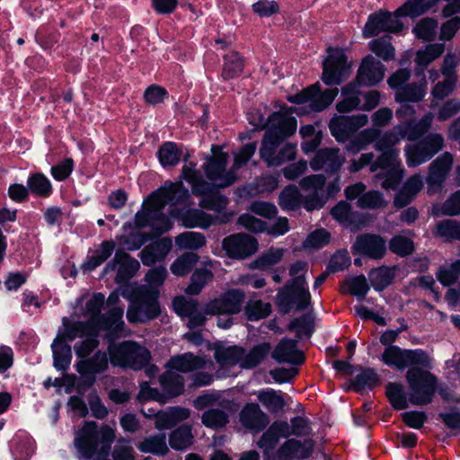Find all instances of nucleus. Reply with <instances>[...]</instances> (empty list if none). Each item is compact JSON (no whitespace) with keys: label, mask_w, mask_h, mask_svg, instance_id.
I'll use <instances>...</instances> for the list:
<instances>
[{"label":"nucleus","mask_w":460,"mask_h":460,"mask_svg":"<svg viewBox=\"0 0 460 460\" xmlns=\"http://www.w3.org/2000/svg\"><path fill=\"white\" fill-rule=\"evenodd\" d=\"M405 379L409 394L400 382H389L385 385V396L394 411L405 410L409 403L425 406L433 402L438 386V377L433 373L420 367H410Z\"/></svg>","instance_id":"nucleus-1"},{"label":"nucleus","mask_w":460,"mask_h":460,"mask_svg":"<svg viewBox=\"0 0 460 460\" xmlns=\"http://www.w3.org/2000/svg\"><path fill=\"white\" fill-rule=\"evenodd\" d=\"M308 263L296 261L290 265L289 275L293 277L277 293L276 305L282 314H288L293 308L305 310L311 304L312 296L307 287L305 272Z\"/></svg>","instance_id":"nucleus-2"},{"label":"nucleus","mask_w":460,"mask_h":460,"mask_svg":"<svg viewBox=\"0 0 460 460\" xmlns=\"http://www.w3.org/2000/svg\"><path fill=\"white\" fill-rule=\"evenodd\" d=\"M116 438L115 430L107 424L100 428L94 420H86L75 433L74 446L79 460H91L106 443L111 447Z\"/></svg>","instance_id":"nucleus-3"},{"label":"nucleus","mask_w":460,"mask_h":460,"mask_svg":"<svg viewBox=\"0 0 460 460\" xmlns=\"http://www.w3.org/2000/svg\"><path fill=\"white\" fill-rule=\"evenodd\" d=\"M111 364L113 367L141 370L151 360L150 351L135 341L111 343L108 347Z\"/></svg>","instance_id":"nucleus-4"},{"label":"nucleus","mask_w":460,"mask_h":460,"mask_svg":"<svg viewBox=\"0 0 460 460\" xmlns=\"http://www.w3.org/2000/svg\"><path fill=\"white\" fill-rule=\"evenodd\" d=\"M328 55L323 62L321 80L327 86L342 84L349 76L351 66L341 48L329 47Z\"/></svg>","instance_id":"nucleus-5"},{"label":"nucleus","mask_w":460,"mask_h":460,"mask_svg":"<svg viewBox=\"0 0 460 460\" xmlns=\"http://www.w3.org/2000/svg\"><path fill=\"white\" fill-rule=\"evenodd\" d=\"M110 356L103 350H97L92 357L80 359L75 365L82 381L77 385V391L86 390L96 383L97 375L103 374L109 369Z\"/></svg>","instance_id":"nucleus-6"},{"label":"nucleus","mask_w":460,"mask_h":460,"mask_svg":"<svg viewBox=\"0 0 460 460\" xmlns=\"http://www.w3.org/2000/svg\"><path fill=\"white\" fill-rule=\"evenodd\" d=\"M190 198L188 188L184 186L181 181H165L162 186L152 191L147 200L155 204L176 206L186 205Z\"/></svg>","instance_id":"nucleus-7"},{"label":"nucleus","mask_w":460,"mask_h":460,"mask_svg":"<svg viewBox=\"0 0 460 460\" xmlns=\"http://www.w3.org/2000/svg\"><path fill=\"white\" fill-rule=\"evenodd\" d=\"M367 116L335 115L329 121L331 135L338 143H346L355 133L367 123Z\"/></svg>","instance_id":"nucleus-8"},{"label":"nucleus","mask_w":460,"mask_h":460,"mask_svg":"<svg viewBox=\"0 0 460 460\" xmlns=\"http://www.w3.org/2000/svg\"><path fill=\"white\" fill-rule=\"evenodd\" d=\"M220 187L215 182L201 181L193 188V195L199 197V207L207 210L220 213L226 208L229 199L220 192Z\"/></svg>","instance_id":"nucleus-9"},{"label":"nucleus","mask_w":460,"mask_h":460,"mask_svg":"<svg viewBox=\"0 0 460 460\" xmlns=\"http://www.w3.org/2000/svg\"><path fill=\"white\" fill-rule=\"evenodd\" d=\"M258 241L247 234H233L223 239L222 248L226 256L234 260H243L258 250Z\"/></svg>","instance_id":"nucleus-10"},{"label":"nucleus","mask_w":460,"mask_h":460,"mask_svg":"<svg viewBox=\"0 0 460 460\" xmlns=\"http://www.w3.org/2000/svg\"><path fill=\"white\" fill-rule=\"evenodd\" d=\"M245 294L239 288H232L208 304L206 312L209 314H237L241 312Z\"/></svg>","instance_id":"nucleus-11"},{"label":"nucleus","mask_w":460,"mask_h":460,"mask_svg":"<svg viewBox=\"0 0 460 460\" xmlns=\"http://www.w3.org/2000/svg\"><path fill=\"white\" fill-rule=\"evenodd\" d=\"M351 250L353 254L381 260L386 254V240L380 234L365 233L357 236Z\"/></svg>","instance_id":"nucleus-12"},{"label":"nucleus","mask_w":460,"mask_h":460,"mask_svg":"<svg viewBox=\"0 0 460 460\" xmlns=\"http://www.w3.org/2000/svg\"><path fill=\"white\" fill-rule=\"evenodd\" d=\"M423 130L419 125H411L408 123L406 125H397L393 129H390L384 134L380 133V137L375 144L376 150H387L394 149V146L399 143L405 137L410 141L416 140Z\"/></svg>","instance_id":"nucleus-13"},{"label":"nucleus","mask_w":460,"mask_h":460,"mask_svg":"<svg viewBox=\"0 0 460 460\" xmlns=\"http://www.w3.org/2000/svg\"><path fill=\"white\" fill-rule=\"evenodd\" d=\"M344 162L345 158L340 155L338 147H323L316 151L310 161V167L314 172L323 170L332 176L339 173Z\"/></svg>","instance_id":"nucleus-14"},{"label":"nucleus","mask_w":460,"mask_h":460,"mask_svg":"<svg viewBox=\"0 0 460 460\" xmlns=\"http://www.w3.org/2000/svg\"><path fill=\"white\" fill-rule=\"evenodd\" d=\"M297 128V120L295 117H287L282 112H271L268 117V125L265 130L274 139L282 144L292 137Z\"/></svg>","instance_id":"nucleus-15"},{"label":"nucleus","mask_w":460,"mask_h":460,"mask_svg":"<svg viewBox=\"0 0 460 460\" xmlns=\"http://www.w3.org/2000/svg\"><path fill=\"white\" fill-rule=\"evenodd\" d=\"M386 67L371 54L367 55L361 61L358 72L357 82L359 85L376 86L383 81Z\"/></svg>","instance_id":"nucleus-16"},{"label":"nucleus","mask_w":460,"mask_h":460,"mask_svg":"<svg viewBox=\"0 0 460 460\" xmlns=\"http://www.w3.org/2000/svg\"><path fill=\"white\" fill-rule=\"evenodd\" d=\"M297 346V340L282 338L271 352V358L279 364L288 363L292 366H302L305 362V355Z\"/></svg>","instance_id":"nucleus-17"},{"label":"nucleus","mask_w":460,"mask_h":460,"mask_svg":"<svg viewBox=\"0 0 460 460\" xmlns=\"http://www.w3.org/2000/svg\"><path fill=\"white\" fill-rule=\"evenodd\" d=\"M402 26V23L393 19L388 12L375 13L369 15L363 29V36L368 39L376 37L381 31L399 32Z\"/></svg>","instance_id":"nucleus-18"},{"label":"nucleus","mask_w":460,"mask_h":460,"mask_svg":"<svg viewBox=\"0 0 460 460\" xmlns=\"http://www.w3.org/2000/svg\"><path fill=\"white\" fill-rule=\"evenodd\" d=\"M210 156H207L206 162L202 165L206 177L214 182L218 181L223 172H226L228 154L223 151L222 146L212 145Z\"/></svg>","instance_id":"nucleus-19"},{"label":"nucleus","mask_w":460,"mask_h":460,"mask_svg":"<svg viewBox=\"0 0 460 460\" xmlns=\"http://www.w3.org/2000/svg\"><path fill=\"white\" fill-rule=\"evenodd\" d=\"M116 243L114 240L102 241L93 252L91 249L88 254L81 264V269L84 272H92L104 263L114 252Z\"/></svg>","instance_id":"nucleus-20"},{"label":"nucleus","mask_w":460,"mask_h":460,"mask_svg":"<svg viewBox=\"0 0 460 460\" xmlns=\"http://www.w3.org/2000/svg\"><path fill=\"white\" fill-rule=\"evenodd\" d=\"M158 161L163 168H171L176 166L180 161L187 163L190 155H183L182 149L175 142L166 141L163 143L156 153Z\"/></svg>","instance_id":"nucleus-21"},{"label":"nucleus","mask_w":460,"mask_h":460,"mask_svg":"<svg viewBox=\"0 0 460 460\" xmlns=\"http://www.w3.org/2000/svg\"><path fill=\"white\" fill-rule=\"evenodd\" d=\"M221 80L224 82L239 77L245 66L244 57L236 50L229 51L222 57Z\"/></svg>","instance_id":"nucleus-22"},{"label":"nucleus","mask_w":460,"mask_h":460,"mask_svg":"<svg viewBox=\"0 0 460 460\" xmlns=\"http://www.w3.org/2000/svg\"><path fill=\"white\" fill-rule=\"evenodd\" d=\"M240 420L246 428L257 431L263 430L270 422L268 415L257 403L246 404L240 412Z\"/></svg>","instance_id":"nucleus-23"},{"label":"nucleus","mask_w":460,"mask_h":460,"mask_svg":"<svg viewBox=\"0 0 460 460\" xmlns=\"http://www.w3.org/2000/svg\"><path fill=\"white\" fill-rule=\"evenodd\" d=\"M357 371L359 373L350 380L355 393L362 394L364 391H372L380 385L381 378L375 368L361 366Z\"/></svg>","instance_id":"nucleus-24"},{"label":"nucleus","mask_w":460,"mask_h":460,"mask_svg":"<svg viewBox=\"0 0 460 460\" xmlns=\"http://www.w3.org/2000/svg\"><path fill=\"white\" fill-rule=\"evenodd\" d=\"M397 266L382 265L373 268L368 272L370 286L375 291L381 293L394 283Z\"/></svg>","instance_id":"nucleus-25"},{"label":"nucleus","mask_w":460,"mask_h":460,"mask_svg":"<svg viewBox=\"0 0 460 460\" xmlns=\"http://www.w3.org/2000/svg\"><path fill=\"white\" fill-rule=\"evenodd\" d=\"M159 383L166 401L180 396L184 393V378L180 374L172 371H165L159 377Z\"/></svg>","instance_id":"nucleus-26"},{"label":"nucleus","mask_w":460,"mask_h":460,"mask_svg":"<svg viewBox=\"0 0 460 460\" xmlns=\"http://www.w3.org/2000/svg\"><path fill=\"white\" fill-rule=\"evenodd\" d=\"M26 184L30 194L37 198L48 199L54 191L50 180L40 172H31L27 178Z\"/></svg>","instance_id":"nucleus-27"},{"label":"nucleus","mask_w":460,"mask_h":460,"mask_svg":"<svg viewBox=\"0 0 460 460\" xmlns=\"http://www.w3.org/2000/svg\"><path fill=\"white\" fill-rule=\"evenodd\" d=\"M138 303L143 313L142 316L145 320V323L160 316L161 306L159 303V291L156 288H151L142 294L138 299Z\"/></svg>","instance_id":"nucleus-28"},{"label":"nucleus","mask_w":460,"mask_h":460,"mask_svg":"<svg viewBox=\"0 0 460 460\" xmlns=\"http://www.w3.org/2000/svg\"><path fill=\"white\" fill-rule=\"evenodd\" d=\"M244 353L245 349L239 345H217L215 348L214 358L221 367H234L236 364L240 365Z\"/></svg>","instance_id":"nucleus-29"},{"label":"nucleus","mask_w":460,"mask_h":460,"mask_svg":"<svg viewBox=\"0 0 460 460\" xmlns=\"http://www.w3.org/2000/svg\"><path fill=\"white\" fill-rule=\"evenodd\" d=\"M426 89L427 80H423V83L406 84L402 89H399V92L395 93V102L398 103L420 102L426 95Z\"/></svg>","instance_id":"nucleus-30"},{"label":"nucleus","mask_w":460,"mask_h":460,"mask_svg":"<svg viewBox=\"0 0 460 460\" xmlns=\"http://www.w3.org/2000/svg\"><path fill=\"white\" fill-rule=\"evenodd\" d=\"M53 366L58 371L66 372L71 364L72 349L68 343L54 339L51 344Z\"/></svg>","instance_id":"nucleus-31"},{"label":"nucleus","mask_w":460,"mask_h":460,"mask_svg":"<svg viewBox=\"0 0 460 460\" xmlns=\"http://www.w3.org/2000/svg\"><path fill=\"white\" fill-rule=\"evenodd\" d=\"M61 37L59 31L51 25L42 24L35 31L34 40L46 52L51 53Z\"/></svg>","instance_id":"nucleus-32"},{"label":"nucleus","mask_w":460,"mask_h":460,"mask_svg":"<svg viewBox=\"0 0 460 460\" xmlns=\"http://www.w3.org/2000/svg\"><path fill=\"white\" fill-rule=\"evenodd\" d=\"M288 330L296 333L295 340L299 341L303 337L310 339L315 331L314 318L310 314H303L292 319L288 324Z\"/></svg>","instance_id":"nucleus-33"},{"label":"nucleus","mask_w":460,"mask_h":460,"mask_svg":"<svg viewBox=\"0 0 460 460\" xmlns=\"http://www.w3.org/2000/svg\"><path fill=\"white\" fill-rule=\"evenodd\" d=\"M271 350V345L270 342H261L254 345L248 351L240 362V367L243 369H252L258 367L270 354Z\"/></svg>","instance_id":"nucleus-34"},{"label":"nucleus","mask_w":460,"mask_h":460,"mask_svg":"<svg viewBox=\"0 0 460 460\" xmlns=\"http://www.w3.org/2000/svg\"><path fill=\"white\" fill-rule=\"evenodd\" d=\"M64 332L58 333L55 339H58L60 341L68 343L75 340L77 336L84 337L88 334L91 325L88 323L76 321L69 322L67 318L63 319Z\"/></svg>","instance_id":"nucleus-35"},{"label":"nucleus","mask_w":460,"mask_h":460,"mask_svg":"<svg viewBox=\"0 0 460 460\" xmlns=\"http://www.w3.org/2000/svg\"><path fill=\"white\" fill-rule=\"evenodd\" d=\"M258 400L271 413H278L283 411L286 406L283 393L272 388L260 391Z\"/></svg>","instance_id":"nucleus-36"},{"label":"nucleus","mask_w":460,"mask_h":460,"mask_svg":"<svg viewBox=\"0 0 460 460\" xmlns=\"http://www.w3.org/2000/svg\"><path fill=\"white\" fill-rule=\"evenodd\" d=\"M438 2H404V4L397 8L394 12L396 18L410 17L417 18L434 7Z\"/></svg>","instance_id":"nucleus-37"},{"label":"nucleus","mask_w":460,"mask_h":460,"mask_svg":"<svg viewBox=\"0 0 460 460\" xmlns=\"http://www.w3.org/2000/svg\"><path fill=\"white\" fill-rule=\"evenodd\" d=\"M199 260V256L191 252L180 255L170 266L171 272L177 277L188 275Z\"/></svg>","instance_id":"nucleus-38"},{"label":"nucleus","mask_w":460,"mask_h":460,"mask_svg":"<svg viewBox=\"0 0 460 460\" xmlns=\"http://www.w3.org/2000/svg\"><path fill=\"white\" fill-rule=\"evenodd\" d=\"M403 359V369L409 367L429 370L432 367L429 354L422 349H405Z\"/></svg>","instance_id":"nucleus-39"},{"label":"nucleus","mask_w":460,"mask_h":460,"mask_svg":"<svg viewBox=\"0 0 460 460\" xmlns=\"http://www.w3.org/2000/svg\"><path fill=\"white\" fill-rule=\"evenodd\" d=\"M272 312L270 303L263 302L261 299L247 301L244 305V314L250 322H257L267 318Z\"/></svg>","instance_id":"nucleus-40"},{"label":"nucleus","mask_w":460,"mask_h":460,"mask_svg":"<svg viewBox=\"0 0 460 460\" xmlns=\"http://www.w3.org/2000/svg\"><path fill=\"white\" fill-rule=\"evenodd\" d=\"M302 195L295 185L286 186L279 195V205L284 210H297L302 202Z\"/></svg>","instance_id":"nucleus-41"},{"label":"nucleus","mask_w":460,"mask_h":460,"mask_svg":"<svg viewBox=\"0 0 460 460\" xmlns=\"http://www.w3.org/2000/svg\"><path fill=\"white\" fill-rule=\"evenodd\" d=\"M282 143L274 139L270 135L264 134L259 150L260 158L265 162L267 167H276V156L278 148Z\"/></svg>","instance_id":"nucleus-42"},{"label":"nucleus","mask_w":460,"mask_h":460,"mask_svg":"<svg viewBox=\"0 0 460 460\" xmlns=\"http://www.w3.org/2000/svg\"><path fill=\"white\" fill-rule=\"evenodd\" d=\"M213 278L214 274L210 270L207 268L196 269L190 276V283L185 288V293L190 296L199 295Z\"/></svg>","instance_id":"nucleus-43"},{"label":"nucleus","mask_w":460,"mask_h":460,"mask_svg":"<svg viewBox=\"0 0 460 460\" xmlns=\"http://www.w3.org/2000/svg\"><path fill=\"white\" fill-rule=\"evenodd\" d=\"M416 145L425 156L423 160L429 161L442 149L444 146V138L440 134L433 133L417 142Z\"/></svg>","instance_id":"nucleus-44"},{"label":"nucleus","mask_w":460,"mask_h":460,"mask_svg":"<svg viewBox=\"0 0 460 460\" xmlns=\"http://www.w3.org/2000/svg\"><path fill=\"white\" fill-rule=\"evenodd\" d=\"M137 448L142 453H151L162 456H166L169 452L164 434L145 438L137 445Z\"/></svg>","instance_id":"nucleus-45"},{"label":"nucleus","mask_w":460,"mask_h":460,"mask_svg":"<svg viewBox=\"0 0 460 460\" xmlns=\"http://www.w3.org/2000/svg\"><path fill=\"white\" fill-rule=\"evenodd\" d=\"M202 424L215 430L225 428L229 422V415L219 408L205 411L201 416Z\"/></svg>","instance_id":"nucleus-46"},{"label":"nucleus","mask_w":460,"mask_h":460,"mask_svg":"<svg viewBox=\"0 0 460 460\" xmlns=\"http://www.w3.org/2000/svg\"><path fill=\"white\" fill-rule=\"evenodd\" d=\"M167 367L181 373L191 372L199 367L198 358L192 353H184L170 358Z\"/></svg>","instance_id":"nucleus-47"},{"label":"nucleus","mask_w":460,"mask_h":460,"mask_svg":"<svg viewBox=\"0 0 460 460\" xmlns=\"http://www.w3.org/2000/svg\"><path fill=\"white\" fill-rule=\"evenodd\" d=\"M445 50L444 43H430L424 49L416 52L415 65L429 66L436 58H439Z\"/></svg>","instance_id":"nucleus-48"},{"label":"nucleus","mask_w":460,"mask_h":460,"mask_svg":"<svg viewBox=\"0 0 460 460\" xmlns=\"http://www.w3.org/2000/svg\"><path fill=\"white\" fill-rule=\"evenodd\" d=\"M319 92L315 93V97L313 98V103L309 104L310 111L314 112H321L326 110L335 100L339 93L338 88H329L322 91V87L319 84Z\"/></svg>","instance_id":"nucleus-49"},{"label":"nucleus","mask_w":460,"mask_h":460,"mask_svg":"<svg viewBox=\"0 0 460 460\" xmlns=\"http://www.w3.org/2000/svg\"><path fill=\"white\" fill-rule=\"evenodd\" d=\"M388 249L400 257H407L414 252L415 245L411 238L395 234L389 240Z\"/></svg>","instance_id":"nucleus-50"},{"label":"nucleus","mask_w":460,"mask_h":460,"mask_svg":"<svg viewBox=\"0 0 460 460\" xmlns=\"http://www.w3.org/2000/svg\"><path fill=\"white\" fill-rule=\"evenodd\" d=\"M122 316L123 310L121 308L111 307L106 314L100 315V328L105 331L120 330L124 325Z\"/></svg>","instance_id":"nucleus-51"},{"label":"nucleus","mask_w":460,"mask_h":460,"mask_svg":"<svg viewBox=\"0 0 460 460\" xmlns=\"http://www.w3.org/2000/svg\"><path fill=\"white\" fill-rule=\"evenodd\" d=\"M387 205L384 194L376 190L366 191L357 200V206L362 209H379Z\"/></svg>","instance_id":"nucleus-52"},{"label":"nucleus","mask_w":460,"mask_h":460,"mask_svg":"<svg viewBox=\"0 0 460 460\" xmlns=\"http://www.w3.org/2000/svg\"><path fill=\"white\" fill-rule=\"evenodd\" d=\"M385 170V172L377 174V177L383 180L381 187L386 190H397L402 181L404 169L402 166H393Z\"/></svg>","instance_id":"nucleus-53"},{"label":"nucleus","mask_w":460,"mask_h":460,"mask_svg":"<svg viewBox=\"0 0 460 460\" xmlns=\"http://www.w3.org/2000/svg\"><path fill=\"white\" fill-rule=\"evenodd\" d=\"M169 96V92L164 86L152 84L145 89L143 100L147 106L156 107L163 104Z\"/></svg>","instance_id":"nucleus-54"},{"label":"nucleus","mask_w":460,"mask_h":460,"mask_svg":"<svg viewBox=\"0 0 460 460\" xmlns=\"http://www.w3.org/2000/svg\"><path fill=\"white\" fill-rule=\"evenodd\" d=\"M370 50L385 62L393 60L395 57V49L389 40L385 37L370 41Z\"/></svg>","instance_id":"nucleus-55"},{"label":"nucleus","mask_w":460,"mask_h":460,"mask_svg":"<svg viewBox=\"0 0 460 460\" xmlns=\"http://www.w3.org/2000/svg\"><path fill=\"white\" fill-rule=\"evenodd\" d=\"M345 285L349 288L348 293L356 296L358 301L364 300L370 289V285L364 274L347 279Z\"/></svg>","instance_id":"nucleus-56"},{"label":"nucleus","mask_w":460,"mask_h":460,"mask_svg":"<svg viewBox=\"0 0 460 460\" xmlns=\"http://www.w3.org/2000/svg\"><path fill=\"white\" fill-rule=\"evenodd\" d=\"M404 349L397 345H390L382 353L381 360L388 367H395L399 370H403Z\"/></svg>","instance_id":"nucleus-57"},{"label":"nucleus","mask_w":460,"mask_h":460,"mask_svg":"<svg viewBox=\"0 0 460 460\" xmlns=\"http://www.w3.org/2000/svg\"><path fill=\"white\" fill-rule=\"evenodd\" d=\"M435 234L447 240L460 241V221L444 219L437 224Z\"/></svg>","instance_id":"nucleus-58"},{"label":"nucleus","mask_w":460,"mask_h":460,"mask_svg":"<svg viewBox=\"0 0 460 460\" xmlns=\"http://www.w3.org/2000/svg\"><path fill=\"white\" fill-rule=\"evenodd\" d=\"M200 209L197 208H171L169 210V215L173 218H180L182 221V225L186 228H195L198 226L199 223V215Z\"/></svg>","instance_id":"nucleus-59"},{"label":"nucleus","mask_w":460,"mask_h":460,"mask_svg":"<svg viewBox=\"0 0 460 460\" xmlns=\"http://www.w3.org/2000/svg\"><path fill=\"white\" fill-rule=\"evenodd\" d=\"M437 26L438 22L434 18L425 17L413 28V32L417 39L431 41L435 38Z\"/></svg>","instance_id":"nucleus-60"},{"label":"nucleus","mask_w":460,"mask_h":460,"mask_svg":"<svg viewBox=\"0 0 460 460\" xmlns=\"http://www.w3.org/2000/svg\"><path fill=\"white\" fill-rule=\"evenodd\" d=\"M140 268V264L137 260L135 258H131L128 261H126L120 263L117 269V273L115 276V282L117 284H125L130 279H132L135 274L138 271Z\"/></svg>","instance_id":"nucleus-61"},{"label":"nucleus","mask_w":460,"mask_h":460,"mask_svg":"<svg viewBox=\"0 0 460 460\" xmlns=\"http://www.w3.org/2000/svg\"><path fill=\"white\" fill-rule=\"evenodd\" d=\"M176 243L180 247L197 250L206 244V238L201 233L186 232L176 237Z\"/></svg>","instance_id":"nucleus-62"},{"label":"nucleus","mask_w":460,"mask_h":460,"mask_svg":"<svg viewBox=\"0 0 460 460\" xmlns=\"http://www.w3.org/2000/svg\"><path fill=\"white\" fill-rule=\"evenodd\" d=\"M331 241V234L325 228H319L311 232L304 242L306 249L319 250L326 246Z\"/></svg>","instance_id":"nucleus-63"},{"label":"nucleus","mask_w":460,"mask_h":460,"mask_svg":"<svg viewBox=\"0 0 460 460\" xmlns=\"http://www.w3.org/2000/svg\"><path fill=\"white\" fill-rule=\"evenodd\" d=\"M191 438L190 428L183 425L172 431L169 436V445L174 450H181Z\"/></svg>","instance_id":"nucleus-64"}]
</instances>
